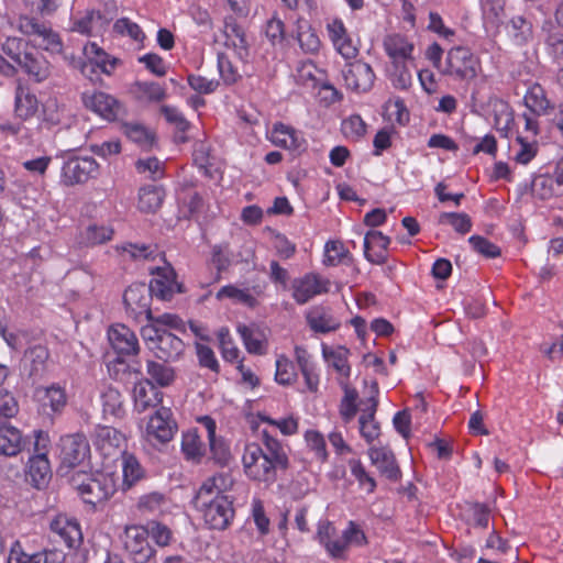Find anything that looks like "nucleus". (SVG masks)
<instances>
[{"mask_svg":"<svg viewBox=\"0 0 563 563\" xmlns=\"http://www.w3.org/2000/svg\"><path fill=\"white\" fill-rule=\"evenodd\" d=\"M14 31L32 38L38 47L47 52L60 53L63 49L59 35L45 22L29 15H20L13 22L9 18L0 15V49L16 65L21 63L29 51L26 49L27 43L12 34Z\"/></svg>","mask_w":563,"mask_h":563,"instance_id":"obj_1","label":"nucleus"},{"mask_svg":"<svg viewBox=\"0 0 563 563\" xmlns=\"http://www.w3.org/2000/svg\"><path fill=\"white\" fill-rule=\"evenodd\" d=\"M261 442L245 444L241 460L245 476L267 488L276 483L278 472L288 468L289 459L282 442L267 430H262Z\"/></svg>","mask_w":563,"mask_h":563,"instance_id":"obj_2","label":"nucleus"},{"mask_svg":"<svg viewBox=\"0 0 563 563\" xmlns=\"http://www.w3.org/2000/svg\"><path fill=\"white\" fill-rule=\"evenodd\" d=\"M440 73L455 81L470 84L483 74V65L470 47L459 45L448 51Z\"/></svg>","mask_w":563,"mask_h":563,"instance_id":"obj_3","label":"nucleus"},{"mask_svg":"<svg viewBox=\"0 0 563 563\" xmlns=\"http://www.w3.org/2000/svg\"><path fill=\"white\" fill-rule=\"evenodd\" d=\"M141 428V438L150 446L162 450L176 435L178 426L167 407L157 409Z\"/></svg>","mask_w":563,"mask_h":563,"instance_id":"obj_4","label":"nucleus"},{"mask_svg":"<svg viewBox=\"0 0 563 563\" xmlns=\"http://www.w3.org/2000/svg\"><path fill=\"white\" fill-rule=\"evenodd\" d=\"M71 486L86 504L97 505L109 499L115 493V484L109 475H91L84 472L73 474Z\"/></svg>","mask_w":563,"mask_h":563,"instance_id":"obj_5","label":"nucleus"},{"mask_svg":"<svg viewBox=\"0 0 563 563\" xmlns=\"http://www.w3.org/2000/svg\"><path fill=\"white\" fill-rule=\"evenodd\" d=\"M120 541L126 556L133 563H147L156 555V550L150 541V530L144 525H126L120 534Z\"/></svg>","mask_w":563,"mask_h":563,"instance_id":"obj_6","label":"nucleus"},{"mask_svg":"<svg viewBox=\"0 0 563 563\" xmlns=\"http://www.w3.org/2000/svg\"><path fill=\"white\" fill-rule=\"evenodd\" d=\"M196 505L211 529L223 530L234 518L233 501L227 495H218Z\"/></svg>","mask_w":563,"mask_h":563,"instance_id":"obj_7","label":"nucleus"},{"mask_svg":"<svg viewBox=\"0 0 563 563\" xmlns=\"http://www.w3.org/2000/svg\"><path fill=\"white\" fill-rule=\"evenodd\" d=\"M33 398L38 411L48 417L60 415L68 404L66 387L60 383L35 387Z\"/></svg>","mask_w":563,"mask_h":563,"instance_id":"obj_8","label":"nucleus"},{"mask_svg":"<svg viewBox=\"0 0 563 563\" xmlns=\"http://www.w3.org/2000/svg\"><path fill=\"white\" fill-rule=\"evenodd\" d=\"M330 280L317 273H307L294 278L290 285L291 297L298 305H305L312 298L330 290Z\"/></svg>","mask_w":563,"mask_h":563,"instance_id":"obj_9","label":"nucleus"},{"mask_svg":"<svg viewBox=\"0 0 563 563\" xmlns=\"http://www.w3.org/2000/svg\"><path fill=\"white\" fill-rule=\"evenodd\" d=\"M163 266H150L147 269L153 275L150 283V290L152 295L163 300H170L175 294L181 292V284L176 279L174 268L161 257Z\"/></svg>","mask_w":563,"mask_h":563,"instance_id":"obj_10","label":"nucleus"},{"mask_svg":"<svg viewBox=\"0 0 563 563\" xmlns=\"http://www.w3.org/2000/svg\"><path fill=\"white\" fill-rule=\"evenodd\" d=\"M99 174V164L92 157H73L62 168V181L67 186L84 184Z\"/></svg>","mask_w":563,"mask_h":563,"instance_id":"obj_11","label":"nucleus"},{"mask_svg":"<svg viewBox=\"0 0 563 563\" xmlns=\"http://www.w3.org/2000/svg\"><path fill=\"white\" fill-rule=\"evenodd\" d=\"M532 192L547 200L563 195V158L551 172L537 176L532 181Z\"/></svg>","mask_w":563,"mask_h":563,"instance_id":"obj_12","label":"nucleus"},{"mask_svg":"<svg viewBox=\"0 0 563 563\" xmlns=\"http://www.w3.org/2000/svg\"><path fill=\"white\" fill-rule=\"evenodd\" d=\"M325 30L334 49L345 59L357 56L358 49L354 44L344 22L339 18L327 20Z\"/></svg>","mask_w":563,"mask_h":563,"instance_id":"obj_13","label":"nucleus"},{"mask_svg":"<svg viewBox=\"0 0 563 563\" xmlns=\"http://www.w3.org/2000/svg\"><path fill=\"white\" fill-rule=\"evenodd\" d=\"M59 445V457L63 466L74 467L80 464L89 453L88 441L81 433L62 437Z\"/></svg>","mask_w":563,"mask_h":563,"instance_id":"obj_14","label":"nucleus"},{"mask_svg":"<svg viewBox=\"0 0 563 563\" xmlns=\"http://www.w3.org/2000/svg\"><path fill=\"white\" fill-rule=\"evenodd\" d=\"M343 79L346 88L356 92H366L373 87L375 74L367 63L356 60L345 66Z\"/></svg>","mask_w":563,"mask_h":563,"instance_id":"obj_15","label":"nucleus"},{"mask_svg":"<svg viewBox=\"0 0 563 563\" xmlns=\"http://www.w3.org/2000/svg\"><path fill=\"white\" fill-rule=\"evenodd\" d=\"M377 395L378 386L376 383H373L371 386V396L366 401H362L363 407L358 419L360 433L368 443L373 442L379 435V426L374 418L378 405Z\"/></svg>","mask_w":563,"mask_h":563,"instance_id":"obj_16","label":"nucleus"},{"mask_svg":"<svg viewBox=\"0 0 563 563\" xmlns=\"http://www.w3.org/2000/svg\"><path fill=\"white\" fill-rule=\"evenodd\" d=\"M41 441H47V439L43 437L42 432L37 435L35 443L36 451H40L38 446ZM27 476L36 488L45 487L48 484L52 477V468L45 452H37L29 459Z\"/></svg>","mask_w":563,"mask_h":563,"instance_id":"obj_17","label":"nucleus"},{"mask_svg":"<svg viewBox=\"0 0 563 563\" xmlns=\"http://www.w3.org/2000/svg\"><path fill=\"white\" fill-rule=\"evenodd\" d=\"M49 351L37 344L29 347L23 357V372L33 382L41 380L48 372Z\"/></svg>","mask_w":563,"mask_h":563,"instance_id":"obj_18","label":"nucleus"},{"mask_svg":"<svg viewBox=\"0 0 563 563\" xmlns=\"http://www.w3.org/2000/svg\"><path fill=\"white\" fill-rule=\"evenodd\" d=\"M93 444L104 456L122 454L125 445V437L118 429L109 426H98L93 433Z\"/></svg>","mask_w":563,"mask_h":563,"instance_id":"obj_19","label":"nucleus"},{"mask_svg":"<svg viewBox=\"0 0 563 563\" xmlns=\"http://www.w3.org/2000/svg\"><path fill=\"white\" fill-rule=\"evenodd\" d=\"M151 290L144 284L131 285L123 295V301L129 312L135 318L144 316L147 320L152 318L150 309Z\"/></svg>","mask_w":563,"mask_h":563,"instance_id":"obj_20","label":"nucleus"},{"mask_svg":"<svg viewBox=\"0 0 563 563\" xmlns=\"http://www.w3.org/2000/svg\"><path fill=\"white\" fill-rule=\"evenodd\" d=\"M367 455L372 465L377 468L382 476L394 482L400 479L401 471L390 449L387 446H371Z\"/></svg>","mask_w":563,"mask_h":563,"instance_id":"obj_21","label":"nucleus"},{"mask_svg":"<svg viewBox=\"0 0 563 563\" xmlns=\"http://www.w3.org/2000/svg\"><path fill=\"white\" fill-rule=\"evenodd\" d=\"M51 531L57 536L67 548H76L81 543L82 533L78 521L67 515L55 516L49 523Z\"/></svg>","mask_w":563,"mask_h":563,"instance_id":"obj_22","label":"nucleus"},{"mask_svg":"<svg viewBox=\"0 0 563 563\" xmlns=\"http://www.w3.org/2000/svg\"><path fill=\"white\" fill-rule=\"evenodd\" d=\"M108 339L118 354L134 355L140 351L137 336L130 328L122 323H117L109 328Z\"/></svg>","mask_w":563,"mask_h":563,"instance_id":"obj_23","label":"nucleus"},{"mask_svg":"<svg viewBox=\"0 0 563 563\" xmlns=\"http://www.w3.org/2000/svg\"><path fill=\"white\" fill-rule=\"evenodd\" d=\"M85 62L81 66L84 73L87 64L97 67L101 73L110 75L117 68L119 59L108 54L101 46L95 42H88L82 48Z\"/></svg>","mask_w":563,"mask_h":563,"instance_id":"obj_24","label":"nucleus"},{"mask_svg":"<svg viewBox=\"0 0 563 563\" xmlns=\"http://www.w3.org/2000/svg\"><path fill=\"white\" fill-rule=\"evenodd\" d=\"M107 24L99 11L87 10L73 18L70 30L86 36H99L106 30Z\"/></svg>","mask_w":563,"mask_h":563,"instance_id":"obj_25","label":"nucleus"},{"mask_svg":"<svg viewBox=\"0 0 563 563\" xmlns=\"http://www.w3.org/2000/svg\"><path fill=\"white\" fill-rule=\"evenodd\" d=\"M390 239L380 231L371 230L364 238V255L373 264L382 265L387 261Z\"/></svg>","mask_w":563,"mask_h":563,"instance_id":"obj_26","label":"nucleus"},{"mask_svg":"<svg viewBox=\"0 0 563 563\" xmlns=\"http://www.w3.org/2000/svg\"><path fill=\"white\" fill-rule=\"evenodd\" d=\"M383 47L390 63L409 62L412 59L415 45L405 35L399 33L386 35L383 41Z\"/></svg>","mask_w":563,"mask_h":563,"instance_id":"obj_27","label":"nucleus"},{"mask_svg":"<svg viewBox=\"0 0 563 563\" xmlns=\"http://www.w3.org/2000/svg\"><path fill=\"white\" fill-rule=\"evenodd\" d=\"M162 393L150 379L143 378L135 383L133 388V401L134 409L137 412H144L150 408L156 407L162 402Z\"/></svg>","mask_w":563,"mask_h":563,"instance_id":"obj_28","label":"nucleus"},{"mask_svg":"<svg viewBox=\"0 0 563 563\" xmlns=\"http://www.w3.org/2000/svg\"><path fill=\"white\" fill-rule=\"evenodd\" d=\"M236 331L240 334L246 351L251 354L263 355L267 352V335L264 329L257 324H239Z\"/></svg>","mask_w":563,"mask_h":563,"instance_id":"obj_29","label":"nucleus"},{"mask_svg":"<svg viewBox=\"0 0 563 563\" xmlns=\"http://www.w3.org/2000/svg\"><path fill=\"white\" fill-rule=\"evenodd\" d=\"M84 104L106 120H113L117 117V100L102 91L85 92Z\"/></svg>","mask_w":563,"mask_h":563,"instance_id":"obj_30","label":"nucleus"},{"mask_svg":"<svg viewBox=\"0 0 563 563\" xmlns=\"http://www.w3.org/2000/svg\"><path fill=\"white\" fill-rule=\"evenodd\" d=\"M260 294V289L253 288L252 290L247 287L230 284L222 286L216 294V298L218 300L229 299L232 303L255 308L258 305L257 296Z\"/></svg>","mask_w":563,"mask_h":563,"instance_id":"obj_31","label":"nucleus"},{"mask_svg":"<svg viewBox=\"0 0 563 563\" xmlns=\"http://www.w3.org/2000/svg\"><path fill=\"white\" fill-rule=\"evenodd\" d=\"M150 350L157 358L165 362L177 360L185 350L184 342L169 331H163L156 345H150Z\"/></svg>","mask_w":563,"mask_h":563,"instance_id":"obj_32","label":"nucleus"},{"mask_svg":"<svg viewBox=\"0 0 563 563\" xmlns=\"http://www.w3.org/2000/svg\"><path fill=\"white\" fill-rule=\"evenodd\" d=\"M505 5V0H481L483 23L487 32H499L506 19Z\"/></svg>","mask_w":563,"mask_h":563,"instance_id":"obj_33","label":"nucleus"},{"mask_svg":"<svg viewBox=\"0 0 563 563\" xmlns=\"http://www.w3.org/2000/svg\"><path fill=\"white\" fill-rule=\"evenodd\" d=\"M18 66L36 82L46 80L51 75L49 62L37 52H27Z\"/></svg>","mask_w":563,"mask_h":563,"instance_id":"obj_34","label":"nucleus"},{"mask_svg":"<svg viewBox=\"0 0 563 563\" xmlns=\"http://www.w3.org/2000/svg\"><path fill=\"white\" fill-rule=\"evenodd\" d=\"M224 35L227 45L234 49L240 60L246 62L250 53L244 30L233 19H227L224 23Z\"/></svg>","mask_w":563,"mask_h":563,"instance_id":"obj_35","label":"nucleus"},{"mask_svg":"<svg viewBox=\"0 0 563 563\" xmlns=\"http://www.w3.org/2000/svg\"><path fill=\"white\" fill-rule=\"evenodd\" d=\"M113 233L109 225L91 223L78 232L76 242L79 246L93 247L110 241Z\"/></svg>","mask_w":563,"mask_h":563,"instance_id":"obj_36","label":"nucleus"},{"mask_svg":"<svg viewBox=\"0 0 563 563\" xmlns=\"http://www.w3.org/2000/svg\"><path fill=\"white\" fill-rule=\"evenodd\" d=\"M22 432L14 426L0 423V455L15 456L22 450Z\"/></svg>","mask_w":563,"mask_h":563,"instance_id":"obj_37","label":"nucleus"},{"mask_svg":"<svg viewBox=\"0 0 563 563\" xmlns=\"http://www.w3.org/2000/svg\"><path fill=\"white\" fill-rule=\"evenodd\" d=\"M268 140L278 147L296 150L301 146L302 139L291 126L284 123H276L268 133Z\"/></svg>","mask_w":563,"mask_h":563,"instance_id":"obj_38","label":"nucleus"},{"mask_svg":"<svg viewBox=\"0 0 563 563\" xmlns=\"http://www.w3.org/2000/svg\"><path fill=\"white\" fill-rule=\"evenodd\" d=\"M172 504L168 498H166L161 493H148L142 495L136 504L137 510L143 516H162L170 510Z\"/></svg>","mask_w":563,"mask_h":563,"instance_id":"obj_39","label":"nucleus"},{"mask_svg":"<svg viewBox=\"0 0 563 563\" xmlns=\"http://www.w3.org/2000/svg\"><path fill=\"white\" fill-rule=\"evenodd\" d=\"M307 322L311 330L318 333H328L340 328V320L329 309L316 307L307 314Z\"/></svg>","mask_w":563,"mask_h":563,"instance_id":"obj_40","label":"nucleus"},{"mask_svg":"<svg viewBox=\"0 0 563 563\" xmlns=\"http://www.w3.org/2000/svg\"><path fill=\"white\" fill-rule=\"evenodd\" d=\"M538 150L537 140H530L528 136L518 133L510 146L511 158L517 164L528 165L537 156Z\"/></svg>","mask_w":563,"mask_h":563,"instance_id":"obj_41","label":"nucleus"},{"mask_svg":"<svg viewBox=\"0 0 563 563\" xmlns=\"http://www.w3.org/2000/svg\"><path fill=\"white\" fill-rule=\"evenodd\" d=\"M322 355L325 362L333 367L336 374L347 379L351 375V366L349 364L350 351L344 346H336L330 349L327 345H322Z\"/></svg>","mask_w":563,"mask_h":563,"instance_id":"obj_42","label":"nucleus"},{"mask_svg":"<svg viewBox=\"0 0 563 563\" xmlns=\"http://www.w3.org/2000/svg\"><path fill=\"white\" fill-rule=\"evenodd\" d=\"M181 452L187 461L196 464L201 462L206 448L196 429L183 433Z\"/></svg>","mask_w":563,"mask_h":563,"instance_id":"obj_43","label":"nucleus"},{"mask_svg":"<svg viewBox=\"0 0 563 563\" xmlns=\"http://www.w3.org/2000/svg\"><path fill=\"white\" fill-rule=\"evenodd\" d=\"M8 563H59L56 553L26 554L20 541H14L10 548Z\"/></svg>","mask_w":563,"mask_h":563,"instance_id":"obj_44","label":"nucleus"},{"mask_svg":"<svg viewBox=\"0 0 563 563\" xmlns=\"http://www.w3.org/2000/svg\"><path fill=\"white\" fill-rule=\"evenodd\" d=\"M231 485L225 474H216L207 478L196 495V504L212 499L214 496L224 495L223 492Z\"/></svg>","mask_w":563,"mask_h":563,"instance_id":"obj_45","label":"nucleus"},{"mask_svg":"<svg viewBox=\"0 0 563 563\" xmlns=\"http://www.w3.org/2000/svg\"><path fill=\"white\" fill-rule=\"evenodd\" d=\"M165 198L163 188L154 185L144 186L139 191L137 207L142 212L157 211Z\"/></svg>","mask_w":563,"mask_h":563,"instance_id":"obj_46","label":"nucleus"},{"mask_svg":"<svg viewBox=\"0 0 563 563\" xmlns=\"http://www.w3.org/2000/svg\"><path fill=\"white\" fill-rule=\"evenodd\" d=\"M14 111L18 118L29 120L38 111V101L35 95L27 89L19 87L15 92Z\"/></svg>","mask_w":563,"mask_h":563,"instance_id":"obj_47","label":"nucleus"},{"mask_svg":"<svg viewBox=\"0 0 563 563\" xmlns=\"http://www.w3.org/2000/svg\"><path fill=\"white\" fill-rule=\"evenodd\" d=\"M121 457L123 474L122 486L124 489H129L144 476V468L132 453L123 451Z\"/></svg>","mask_w":563,"mask_h":563,"instance_id":"obj_48","label":"nucleus"},{"mask_svg":"<svg viewBox=\"0 0 563 563\" xmlns=\"http://www.w3.org/2000/svg\"><path fill=\"white\" fill-rule=\"evenodd\" d=\"M100 398L104 417L122 418L124 416L123 399L118 389L108 386L102 390Z\"/></svg>","mask_w":563,"mask_h":563,"instance_id":"obj_49","label":"nucleus"},{"mask_svg":"<svg viewBox=\"0 0 563 563\" xmlns=\"http://www.w3.org/2000/svg\"><path fill=\"white\" fill-rule=\"evenodd\" d=\"M526 108L533 114L543 115L550 108L544 89L539 84H532L525 95Z\"/></svg>","mask_w":563,"mask_h":563,"instance_id":"obj_50","label":"nucleus"},{"mask_svg":"<svg viewBox=\"0 0 563 563\" xmlns=\"http://www.w3.org/2000/svg\"><path fill=\"white\" fill-rule=\"evenodd\" d=\"M516 44H527L533 36L532 23L522 15L512 16L506 25Z\"/></svg>","mask_w":563,"mask_h":563,"instance_id":"obj_51","label":"nucleus"},{"mask_svg":"<svg viewBox=\"0 0 563 563\" xmlns=\"http://www.w3.org/2000/svg\"><path fill=\"white\" fill-rule=\"evenodd\" d=\"M347 465L358 488L367 494H373L377 484L374 476L366 470L362 461L358 459H351L349 460Z\"/></svg>","mask_w":563,"mask_h":563,"instance_id":"obj_52","label":"nucleus"},{"mask_svg":"<svg viewBox=\"0 0 563 563\" xmlns=\"http://www.w3.org/2000/svg\"><path fill=\"white\" fill-rule=\"evenodd\" d=\"M115 249L123 256L135 261H155L157 257H162L158 249L152 245L124 243L122 245H118Z\"/></svg>","mask_w":563,"mask_h":563,"instance_id":"obj_53","label":"nucleus"},{"mask_svg":"<svg viewBox=\"0 0 563 563\" xmlns=\"http://www.w3.org/2000/svg\"><path fill=\"white\" fill-rule=\"evenodd\" d=\"M197 421L206 429L209 440L210 451L213 453L214 459L220 462L227 461L228 451L221 440L216 438V421L209 416H202Z\"/></svg>","mask_w":563,"mask_h":563,"instance_id":"obj_54","label":"nucleus"},{"mask_svg":"<svg viewBox=\"0 0 563 563\" xmlns=\"http://www.w3.org/2000/svg\"><path fill=\"white\" fill-rule=\"evenodd\" d=\"M123 132L129 140L137 144L142 148H151L155 142V134L153 131L140 123H126L123 126Z\"/></svg>","mask_w":563,"mask_h":563,"instance_id":"obj_55","label":"nucleus"},{"mask_svg":"<svg viewBox=\"0 0 563 563\" xmlns=\"http://www.w3.org/2000/svg\"><path fill=\"white\" fill-rule=\"evenodd\" d=\"M146 372L151 378L150 380L152 383L154 382L159 387H167L175 379L174 368L165 363L148 361L146 364Z\"/></svg>","mask_w":563,"mask_h":563,"instance_id":"obj_56","label":"nucleus"},{"mask_svg":"<svg viewBox=\"0 0 563 563\" xmlns=\"http://www.w3.org/2000/svg\"><path fill=\"white\" fill-rule=\"evenodd\" d=\"M388 77L396 89L406 90L412 84L411 70L408 62H394L388 69Z\"/></svg>","mask_w":563,"mask_h":563,"instance_id":"obj_57","label":"nucleus"},{"mask_svg":"<svg viewBox=\"0 0 563 563\" xmlns=\"http://www.w3.org/2000/svg\"><path fill=\"white\" fill-rule=\"evenodd\" d=\"M275 380L283 386L291 385L297 379L295 364L285 355H278L275 362Z\"/></svg>","mask_w":563,"mask_h":563,"instance_id":"obj_58","label":"nucleus"},{"mask_svg":"<svg viewBox=\"0 0 563 563\" xmlns=\"http://www.w3.org/2000/svg\"><path fill=\"white\" fill-rule=\"evenodd\" d=\"M307 446L313 452L316 459L325 463L329 459L327 443L323 434L317 430H307L303 434Z\"/></svg>","mask_w":563,"mask_h":563,"instance_id":"obj_59","label":"nucleus"},{"mask_svg":"<svg viewBox=\"0 0 563 563\" xmlns=\"http://www.w3.org/2000/svg\"><path fill=\"white\" fill-rule=\"evenodd\" d=\"M258 418L262 422L277 428L280 433L286 437L296 434L299 429V418L294 415H289L280 419H274L266 415H258Z\"/></svg>","mask_w":563,"mask_h":563,"instance_id":"obj_60","label":"nucleus"},{"mask_svg":"<svg viewBox=\"0 0 563 563\" xmlns=\"http://www.w3.org/2000/svg\"><path fill=\"white\" fill-rule=\"evenodd\" d=\"M349 255V251L341 241H328L324 245L323 264L336 266Z\"/></svg>","mask_w":563,"mask_h":563,"instance_id":"obj_61","label":"nucleus"},{"mask_svg":"<svg viewBox=\"0 0 563 563\" xmlns=\"http://www.w3.org/2000/svg\"><path fill=\"white\" fill-rule=\"evenodd\" d=\"M219 345L224 361L239 362L240 350L230 335L228 328H221L218 332Z\"/></svg>","mask_w":563,"mask_h":563,"instance_id":"obj_62","label":"nucleus"},{"mask_svg":"<svg viewBox=\"0 0 563 563\" xmlns=\"http://www.w3.org/2000/svg\"><path fill=\"white\" fill-rule=\"evenodd\" d=\"M341 131L346 139L360 140L366 133V124L360 115L353 114L342 121Z\"/></svg>","mask_w":563,"mask_h":563,"instance_id":"obj_63","label":"nucleus"},{"mask_svg":"<svg viewBox=\"0 0 563 563\" xmlns=\"http://www.w3.org/2000/svg\"><path fill=\"white\" fill-rule=\"evenodd\" d=\"M547 53L558 65L563 63V33L558 30L549 32L545 38Z\"/></svg>","mask_w":563,"mask_h":563,"instance_id":"obj_64","label":"nucleus"}]
</instances>
